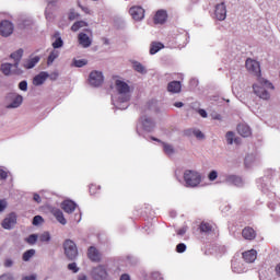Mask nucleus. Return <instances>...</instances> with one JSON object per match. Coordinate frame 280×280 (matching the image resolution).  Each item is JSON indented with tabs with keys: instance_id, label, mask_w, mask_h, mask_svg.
<instances>
[{
	"instance_id": "f257e3e1",
	"label": "nucleus",
	"mask_w": 280,
	"mask_h": 280,
	"mask_svg": "<svg viewBox=\"0 0 280 280\" xmlns=\"http://www.w3.org/2000/svg\"><path fill=\"white\" fill-rule=\"evenodd\" d=\"M261 84H262L261 86L257 84L253 85L255 95L260 97V100H270V93H268L266 89L273 90L275 86L268 80H262Z\"/></svg>"
},
{
	"instance_id": "f03ea898",
	"label": "nucleus",
	"mask_w": 280,
	"mask_h": 280,
	"mask_svg": "<svg viewBox=\"0 0 280 280\" xmlns=\"http://www.w3.org/2000/svg\"><path fill=\"white\" fill-rule=\"evenodd\" d=\"M184 180L186 183V187H198L202 179L200 177V173L187 170L184 173Z\"/></svg>"
},
{
	"instance_id": "7ed1b4c3",
	"label": "nucleus",
	"mask_w": 280,
	"mask_h": 280,
	"mask_svg": "<svg viewBox=\"0 0 280 280\" xmlns=\"http://www.w3.org/2000/svg\"><path fill=\"white\" fill-rule=\"evenodd\" d=\"M63 248H65V255L70 261H73V259L78 257V246L73 241L67 240L63 243Z\"/></svg>"
},
{
	"instance_id": "20e7f679",
	"label": "nucleus",
	"mask_w": 280,
	"mask_h": 280,
	"mask_svg": "<svg viewBox=\"0 0 280 280\" xmlns=\"http://www.w3.org/2000/svg\"><path fill=\"white\" fill-rule=\"evenodd\" d=\"M92 279L108 280V269L104 265H98L92 269Z\"/></svg>"
},
{
	"instance_id": "39448f33",
	"label": "nucleus",
	"mask_w": 280,
	"mask_h": 280,
	"mask_svg": "<svg viewBox=\"0 0 280 280\" xmlns=\"http://www.w3.org/2000/svg\"><path fill=\"white\" fill-rule=\"evenodd\" d=\"M116 91L119 95H125L122 102H128L130 100V96H128V93H130V85H128V83L121 80H116Z\"/></svg>"
},
{
	"instance_id": "423d86ee",
	"label": "nucleus",
	"mask_w": 280,
	"mask_h": 280,
	"mask_svg": "<svg viewBox=\"0 0 280 280\" xmlns=\"http://www.w3.org/2000/svg\"><path fill=\"white\" fill-rule=\"evenodd\" d=\"M245 67L249 73H254V75H257V78L261 75V67L259 66V61L248 58L245 62Z\"/></svg>"
},
{
	"instance_id": "0eeeda50",
	"label": "nucleus",
	"mask_w": 280,
	"mask_h": 280,
	"mask_svg": "<svg viewBox=\"0 0 280 280\" xmlns=\"http://www.w3.org/2000/svg\"><path fill=\"white\" fill-rule=\"evenodd\" d=\"M89 82L91 86H102L104 84V74L102 71L94 70L90 73Z\"/></svg>"
},
{
	"instance_id": "6e6552de",
	"label": "nucleus",
	"mask_w": 280,
	"mask_h": 280,
	"mask_svg": "<svg viewBox=\"0 0 280 280\" xmlns=\"http://www.w3.org/2000/svg\"><path fill=\"white\" fill-rule=\"evenodd\" d=\"M217 225L213 222L202 221L199 224V232L203 235H211V233H215Z\"/></svg>"
},
{
	"instance_id": "1a4fd4ad",
	"label": "nucleus",
	"mask_w": 280,
	"mask_h": 280,
	"mask_svg": "<svg viewBox=\"0 0 280 280\" xmlns=\"http://www.w3.org/2000/svg\"><path fill=\"white\" fill-rule=\"evenodd\" d=\"M14 32V24L12 22L4 20L0 23V35L8 37Z\"/></svg>"
},
{
	"instance_id": "9d476101",
	"label": "nucleus",
	"mask_w": 280,
	"mask_h": 280,
	"mask_svg": "<svg viewBox=\"0 0 280 280\" xmlns=\"http://www.w3.org/2000/svg\"><path fill=\"white\" fill-rule=\"evenodd\" d=\"M129 14L132 16L133 21H142L145 16V10L141 7H132L129 10Z\"/></svg>"
},
{
	"instance_id": "9b49d317",
	"label": "nucleus",
	"mask_w": 280,
	"mask_h": 280,
	"mask_svg": "<svg viewBox=\"0 0 280 280\" xmlns=\"http://www.w3.org/2000/svg\"><path fill=\"white\" fill-rule=\"evenodd\" d=\"M214 16L218 21H224L226 19V4L224 2L215 5Z\"/></svg>"
},
{
	"instance_id": "f8f14e48",
	"label": "nucleus",
	"mask_w": 280,
	"mask_h": 280,
	"mask_svg": "<svg viewBox=\"0 0 280 280\" xmlns=\"http://www.w3.org/2000/svg\"><path fill=\"white\" fill-rule=\"evenodd\" d=\"M88 258L91 261H94L97 264V262L102 261V253H100V250L97 248H95V246H90L88 248Z\"/></svg>"
},
{
	"instance_id": "ddd939ff",
	"label": "nucleus",
	"mask_w": 280,
	"mask_h": 280,
	"mask_svg": "<svg viewBox=\"0 0 280 280\" xmlns=\"http://www.w3.org/2000/svg\"><path fill=\"white\" fill-rule=\"evenodd\" d=\"M16 225V213L11 212L3 221L2 229H13Z\"/></svg>"
},
{
	"instance_id": "4468645a",
	"label": "nucleus",
	"mask_w": 280,
	"mask_h": 280,
	"mask_svg": "<svg viewBox=\"0 0 280 280\" xmlns=\"http://www.w3.org/2000/svg\"><path fill=\"white\" fill-rule=\"evenodd\" d=\"M140 121L145 132H152V130H154L155 124H154V120H152V118L143 116L140 118Z\"/></svg>"
},
{
	"instance_id": "2eb2a0df",
	"label": "nucleus",
	"mask_w": 280,
	"mask_h": 280,
	"mask_svg": "<svg viewBox=\"0 0 280 280\" xmlns=\"http://www.w3.org/2000/svg\"><path fill=\"white\" fill-rule=\"evenodd\" d=\"M167 21V11L159 10L154 15L155 25H163Z\"/></svg>"
},
{
	"instance_id": "dca6fc26",
	"label": "nucleus",
	"mask_w": 280,
	"mask_h": 280,
	"mask_svg": "<svg viewBox=\"0 0 280 280\" xmlns=\"http://www.w3.org/2000/svg\"><path fill=\"white\" fill-rule=\"evenodd\" d=\"M242 235H243L244 240H248L249 242H253V240H255V237H257V232H255V229H253L250 226H246L243 229Z\"/></svg>"
},
{
	"instance_id": "f3484780",
	"label": "nucleus",
	"mask_w": 280,
	"mask_h": 280,
	"mask_svg": "<svg viewBox=\"0 0 280 280\" xmlns=\"http://www.w3.org/2000/svg\"><path fill=\"white\" fill-rule=\"evenodd\" d=\"M242 255L246 264H253L257 259V250L255 249H249L247 252H244Z\"/></svg>"
},
{
	"instance_id": "a211bd4d",
	"label": "nucleus",
	"mask_w": 280,
	"mask_h": 280,
	"mask_svg": "<svg viewBox=\"0 0 280 280\" xmlns=\"http://www.w3.org/2000/svg\"><path fill=\"white\" fill-rule=\"evenodd\" d=\"M225 182L230 185H235V187H242L244 185V180L237 175H228Z\"/></svg>"
},
{
	"instance_id": "6ab92c4d",
	"label": "nucleus",
	"mask_w": 280,
	"mask_h": 280,
	"mask_svg": "<svg viewBox=\"0 0 280 280\" xmlns=\"http://www.w3.org/2000/svg\"><path fill=\"white\" fill-rule=\"evenodd\" d=\"M79 45L86 49L90 45H92L93 40L85 33H80L78 36Z\"/></svg>"
},
{
	"instance_id": "aec40b11",
	"label": "nucleus",
	"mask_w": 280,
	"mask_h": 280,
	"mask_svg": "<svg viewBox=\"0 0 280 280\" xmlns=\"http://www.w3.org/2000/svg\"><path fill=\"white\" fill-rule=\"evenodd\" d=\"M167 91L168 93H180V91H183V84L180 83V81H171L167 84Z\"/></svg>"
},
{
	"instance_id": "412c9836",
	"label": "nucleus",
	"mask_w": 280,
	"mask_h": 280,
	"mask_svg": "<svg viewBox=\"0 0 280 280\" xmlns=\"http://www.w3.org/2000/svg\"><path fill=\"white\" fill-rule=\"evenodd\" d=\"M78 207V205H75V202L71 201V200H66L61 203V209L66 212V213H73L75 211V208Z\"/></svg>"
},
{
	"instance_id": "4be33fe9",
	"label": "nucleus",
	"mask_w": 280,
	"mask_h": 280,
	"mask_svg": "<svg viewBox=\"0 0 280 280\" xmlns=\"http://www.w3.org/2000/svg\"><path fill=\"white\" fill-rule=\"evenodd\" d=\"M47 78H49L47 72H40L39 74L35 75L33 79L34 86H40V84H45Z\"/></svg>"
},
{
	"instance_id": "5701e85b",
	"label": "nucleus",
	"mask_w": 280,
	"mask_h": 280,
	"mask_svg": "<svg viewBox=\"0 0 280 280\" xmlns=\"http://www.w3.org/2000/svg\"><path fill=\"white\" fill-rule=\"evenodd\" d=\"M38 62H40V57L35 56L31 59L25 60L23 67L24 69H34L36 65H38Z\"/></svg>"
},
{
	"instance_id": "b1692460",
	"label": "nucleus",
	"mask_w": 280,
	"mask_h": 280,
	"mask_svg": "<svg viewBox=\"0 0 280 280\" xmlns=\"http://www.w3.org/2000/svg\"><path fill=\"white\" fill-rule=\"evenodd\" d=\"M237 132L238 135H241V137H250V135H253V132L250 131V127L245 124H241L237 126Z\"/></svg>"
},
{
	"instance_id": "393cba45",
	"label": "nucleus",
	"mask_w": 280,
	"mask_h": 280,
	"mask_svg": "<svg viewBox=\"0 0 280 280\" xmlns=\"http://www.w3.org/2000/svg\"><path fill=\"white\" fill-rule=\"evenodd\" d=\"M51 213L56 218V220L59 222V224H62V225L67 224V219H65V214L62 213V210L52 209Z\"/></svg>"
},
{
	"instance_id": "a878e982",
	"label": "nucleus",
	"mask_w": 280,
	"mask_h": 280,
	"mask_svg": "<svg viewBox=\"0 0 280 280\" xmlns=\"http://www.w3.org/2000/svg\"><path fill=\"white\" fill-rule=\"evenodd\" d=\"M10 58L14 60L13 67L19 69V62H21V58H23V49H19L15 52L11 54Z\"/></svg>"
},
{
	"instance_id": "bb28decb",
	"label": "nucleus",
	"mask_w": 280,
	"mask_h": 280,
	"mask_svg": "<svg viewBox=\"0 0 280 280\" xmlns=\"http://www.w3.org/2000/svg\"><path fill=\"white\" fill-rule=\"evenodd\" d=\"M165 46L161 42H152L150 46V54L151 56H154V54H159L161 49H163Z\"/></svg>"
},
{
	"instance_id": "cd10ccee",
	"label": "nucleus",
	"mask_w": 280,
	"mask_h": 280,
	"mask_svg": "<svg viewBox=\"0 0 280 280\" xmlns=\"http://www.w3.org/2000/svg\"><path fill=\"white\" fill-rule=\"evenodd\" d=\"M225 139H226L229 145H233V141H234V143H240V140L237 138H235V133H233V131H228L225 135Z\"/></svg>"
},
{
	"instance_id": "c85d7f7f",
	"label": "nucleus",
	"mask_w": 280,
	"mask_h": 280,
	"mask_svg": "<svg viewBox=\"0 0 280 280\" xmlns=\"http://www.w3.org/2000/svg\"><path fill=\"white\" fill-rule=\"evenodd\" d=\"M82 27H89V24L84 21H78L71 26V31L78 32L79 30H82Z\"/></svg>"
},
{
	"instance_id": "c756f323",
	"label": "nucleus",
	"mask_w": 280,
	"mask_h": 280,
	"mask_svg": "<svg viewBox=\"0 0 280 280\" xmlns=\"http://www.w3.org/2000/svg\"><path fill=\"white\" fill-rule=\"evenodd\" d=\"M21 104H23V96L18 95L9 105V108H19Z\"/></svg>"
},
{
	"instance_id": "7c9ffc66",
	"label": "nucleus",
	"mask_w": 280,
	"mask_h": 280,
	"mask_svg": "<svg viewBox=\"0 0 280 280\" xmlns=\"http://www.w3.org/2000/svg\"><path fill=\"white\" fill-rule=\"evenodd\" d=\"M12 67H14L12 63H2L1 65V71L4 75H10L12 73Z\"/></svg>"
},
{
	"instance_id": "2f4dec72",
	"label": "nucleus",
	"mask_w": 280,
	"mask_h": 280,
	"mask_svg": "<svg viewBox=\"0 0 280 280\" xmlns=\"http://www.w3.org/2000/svg\"><path fill=\"white\" fill-rule=\"evenodd\" d=\"M34 255H36V249H27L26 252H24L22 259L23 261H30V259L34 257Z\"/></svg>"
},
{
	"instance_id": "473e14b6",
	"label": "nucleus",
	"mask_w": 280,
	"mask_h": 280,
	"mask_svg": "<svg viewBox=\"0 0 280 280\" xmlns=\"http://www.w3.org/2000/svg\"><path fill=\"white\" fill-rule=\"evenodd\" d=\"M58 56H60V51L58 50H52L47 59V65H54V60H56V58H58Z\"/></svg>"
},
{
	"instance_id": "72a5a7b5",
	"label": "nucleus",
	"mask_w": 280,
	"mask_h": 280,
	"mask_svg": "<svg viewBox=\"0 0 280 280\" xmlns=\"http://www.w3.org/2000/svg\"><path fill=\"white\" fill-rule=\"evenodd\" d=\"M163 150L167 156H172L174 154V147L172 144H167L165 142L162 143Z\"/></svg>"
},
{
	"instance_id": "f704fd0d",
	"label": "nucleus",
	"mask_w": 280,
	"mask_h": 280,
	"mask_svg": "<svg viewBox=\"0 0 280 280\" xmlns=\"http://www.w3.org/2000/svg\"><path fill=\"white\" fill-rule=\"evenodd\" d=\"M133 69H135V71H137L138 73H147V70H145V67H143L142 65H141V62H139V61H135L133 62Z\"/></svg>"
},
{
	"instance_id": "c9c22d12",
	"label": "nucleus",
	"mask_w": 280,
	"mask_h": 280,
	"mask_svg": "<svg viewBox=\"0 0 280 280\" xmlns=\"http://www.w3.org/2000/svg\"><path fill=\"white\" fill-rule=\"evenodd\" d=\"M25 242L30 244L31 246H34L36 242H38V235L36 234H31L28 237L25 238Z\"/></svg>"
},
{
	"instance_id": "e433bc0d",
	"label": "nucleus",
	"mask_w": 280,
	"mask_h": 280,
	"mask_svg": "<svg viewBox=\"0 0 280 280\" xmlns=\"http://www.w3.org/2000/svg\"><path fill=\"white\" fill-rule=\"evenodd\" d=\"M73 65H74V67H78V68L86 67V65H89V60H86V59H75L73 61Z\"/></svg>"
},
{
	"instance_id": "4c0bfd02",
	"label": "nucleus",
	"mask_w": 280,
	"mask_h": 280,
	"mask_svg": "<svg viewBox=\"0 0 280 280\" xmlns=\"http://www.w3.org/2000/svg\"><path fill=\"white\" fill-rule=\"evenodd\" d=\"M145 110H156V100H150L147 102Z\"/></svg>"
},
{
	"instance_id": "58836bf2",
	"label": "nucleus",
	"mask_w": 280,
	"mask_h": 280,
	"mask_svg": "<svg viewBox=\"0 0 280 280\" xmlns=\"http://www.w3.org/2000/svg\"><path fill=\"white\" fill-rule=\"evenodd\" d=\"M65 45V42H62L61 37H57L56 40L52 43L54 49H60Z\"/></svg>"
},
{
	"instance_id": "ea45409f",
	"label": "nucleus",
	"mask_w": 280,
	"mask_h": 280,
	"mask_svg": "<svg viewBox=\"0 0 280 280\" xmlns=\"http://www.w3.org/2000/svg\"><path fill=\"white\" fill-rule=\"evenodd\" d=\"M100 191V186L97 184H91L90 185V194L91 196H95Z\"/></svg>"
},
{
	"instance_id": "a19ab883",
	"label": "nucleus",
	"mask_w": 280,
	"mask_h": 280,
	"mask_svg": "<svg viewBox=\"0 0 280 280\" xmlns=\"http://www.w3.org/2000/svg\"><path fill=\"white\" fill-rule=\"evenodd\" d=\"M51 240V235H49V232H44L42 235H39V242H49Z\"/></svg>"
},
{
	"instance_id": "79ce46f5",
	"label": "nucleus",
	"mask_w": 280,
	"mask_h": 280,
	"mask_svg": "<svg viewBox=\"0 0 280 280\" xmlns=\"http://www.w3.org/2000/svg\"><path fill=\"white\" fill-rule=\"evenodd\" d=\"M44 220H43V217L40 215H35L33 218V225L34 226H38V224H43Z\"/></svg>"
},
{
	"instance_id": "37998d69",
	"label": "nucleus",
	"mask_w": 280,
	"mask_h": 280,
	"mask_svg": "<svg viewBox=\"0 0 280 280\" xmlns=\"http://www.w3.org/2000/svg\"><path fill=\"white\" fill-rule=\"evenodd\" d=\"M187 250V245H185L184 243H179L177 246H176V252L177 253H185Z\"/></svg>"
},
{
	"instance_id": "c03bdc74",
	"label": "nucleus",
	"mask_w": 280,
	"mask_h": 280,
	"mask_svg": "<svg viewBox=\"0 0 280 280\" xmlns=\"http://www.w3.org/2000/svg\"><path fill=\"white\" fill-rule=\"evenodd\" d=\"M192 135H195V137H196L197 139H205V133H202V131H200V130H198V129H195V130L192 131Z\"/></svg>"
},
{
	"instance_id": "a18cd8bd",
	"label": "nucleus",
	"mask_w": 280,
	"mask_h": 280,
	"mask_svg": "<svg viewBox=\"0 0 280 280\" xmlns=\"http://www.w3.org/2000/svg\"><path fill=\"white\" fill-rule=\"evenodd\" d=\"M68 270H71L72 272H78L80 268H78V265L75 262H71L68 265Z\"/></svg>"
},
{
	"instance_id": "49530a36",
	"label": "nucleus",
	"mask_w": 280,
	"mask_h": 280,
	"mask_svg": "<svg viewBox=\"0 0 280 280\" xmlns=\"http://www.w3.org/2000/svg\"><path fill=\"white\" fill-rule=\"evenodd\" d=\"M12 266H14V261L12 260V258H7L4 260V268H12Z\"/></svg>"
},
{
	"instance_id": "de8ad7c7",
	"label": "nucleus",
	"mask_w": 280,
	"mask_h": 280,
	"mask_svg": "<svg viewBox=\"0 0 280 280\" xmlns=\"http://www.w3.org/2000/svg\"><path fill=\"white\" fill-rule=\"evenodd\" d=\"M0 280H14V277L12 276V273H4L0 276Z\"/></svg>"
},
{
	"instance_id": "09e8293b",
	"label": "nucleus",
	"mask_w": 280,
	"mask_h": 280,
	"mask_svg": "<svg viewBox=\"0 0 280 280\" xmlns=\"http://www.w3.org/2000/svg\"><path fill=\"white\" fill-rule=\"evenodd\" d=\"M20 91H27V81H22L19 83Z\"/></svg>"
},
{
	"instance_id": "8fccbe9b",
	"label": "nucleus",
	"mask_w": 280,
	"mask_h": 280,
	"mask_svg": "<svg viewBox=\"0 0 280 280\" xmlns=\"http://www.w3.org/2000/svg\"><path fill=\"white\" fill-rule=\"evenodd\" d=\"M8 207V201H5L4 199L0 200V213L1 211H5V208Z\"/></svg>"
},
{
	"instance_id": "3c124183",
	"label": "nucleus",
	"mask_w": 280,
	"mask_h": 280,
	"mask_svg": "<svg viewBox=\"0 0 280 280\" xmlns=\"http://www.w3.org/2000/svg\"><path fill=\"white\" fill-rule=\"evenodd\" d=\"M8 178V172L3 168H0V180H5Z\"/></svg>"
},
{
	"instance_id": "603ef678",
	"label": "nucleus",
	"mask_w": 280,
	"mask_h": 280,
	"mask_svg": "<svg viewBox=\"0 0 280 280\" xmlns=\"http://www.w3.org/2000/svg\"><path fill=\"white\" fill-rule=\"evenodd\" d=\"M209 180H215V178H218V172L212 171L210 172V174L208 175Z\"/></svg>"
},
{
	"instance_id": "864d4df0",
	"label": "nucleus",
	"mask_w": 280,
	"mask_h": 280,
	"mask_svg": "<svg viewBox=\"0 0 280 280\" xmlns=\"http://www.w3.org/2000/svg\"><path fill=\"white\" fill-rule=\"evenodd\" d=\"M69 21H75V19H78V13H75L74 11H71L68 15Z\"/></svg>"
},
{
	"instance_id": "5fc2aeb1",
	"label": "nucleus",
	"mask_w": 280,
	"mask_h": 280,
	"mask_svg": "<svg viewBox=\"0 0 280 280\" xmlns=\"http://www.w3.org/2000/svg\"><path fill=\"white\" fill-rule=\"evenodd\" d=\"M33 200H34L35 202H37V203H40V202H42L40 195L34 194Z\"/></svg>"
},
{
	"instance_id": "6e6d98bb",
	"label": "nucleus",
	"mask_w": 280,
	"mask_h": 280,
	"mask_svg": "<svg viewBox=\"0 0 280 280\" xmlns=\"http://www.w3.org/2000/svg\"><path fill=\"white\" fill-rule=\"evenodd\" d=\"M198 114L200 115V117L207 118V110L198 109Z\"/></svg>"
},
{
	"instance_id": "4d7b16f0",
	"label": "nucleus",
	"mask_w": 280,
	"mask_h": 280,
	"mask_svg": "<svg viewBox=\"0 0 280 280\" xmlns=\"http://www.w3.org/2000/svg\"><path fill=\"white\" fill-rule=\"evenodd\" d=\"M186 233H187V229L185 228L177 230V235H185Z\"/></svg>"
},
{
	"instance_id": "13d9d810",
	"label": "nucleus",
	"mask_w": 280,
	"mask_h": 280,
	"mask_svg": "<svg viewBox=\"0 0 280 280\" xmlns=\"http://www.w3.org/2000/svg\"><path fill=\"white\" fill-rule=\"evenodd\" d=\"M120 280H130V276L128 273H124L120 276Z\"/></svg>"
},
{
	"instance_id": "bf43d9fd",
	"label": "nucleus",
	"mask_w": 280,
	"mask_h": 280,
	"mask_svg": "<svg viewBox=\"0 0 280 280\" xmlns=\"http://www.w3.org/2000/svg\"><path fill=\"white\" fill-rule=\"evenodd\" d=\"M22 280H36V276H26Z\"/></svg>"
},
{
	"instance_id": "052dcab7",
	"label": "nucleus",
	"mask_w": 280,
	"mask_h": 280,
	"mask_svg": "<svg viewBox=\"0 0 280 280\" xmlns=\"http://www.w3.org/2000/svg\"><path fill=\"white\" fill-rule=\"evenodd\" d=\"M174 106H175L176 108H183L184 104H183V102H176V103L174 104Z\"/></svg>"
},
{
	"instance_id": "680f3d73",
	"label": "nucleus",
	"mask_w": 280,
	"mask_h": 280,
	"mask_svg": "<svg viewBox=\"0 0 280 280\" xmlns=\"http://www.w3.org/2000/svg\"><path fill=\"white\" fill-rule=\"evenodd\" d=\"M152 277H153V279H156V278L161 277V273H159V272H153V273H152Z\"/></svg>"
},
{
	"instance_id": "e2e57ef3",
	"label": "nucleus",
	"mask_w": 280,
	"mask_h": 280,
	"mask_svg": "<svg viewBox=\"0 0 280 280\" xmlns=\"http://www.w3.org/2000/svg\"><path fill=\"white\" fill-rule=\"evenodd\" d=\"M78 280H86V276H79Z\"/></svg>"
},
{
	"instance_id": "0e129e2a",
	"label": "nucleus",
	"mask_w": 280,
	"mask_h": 280,
	"mask_svg": "<svg viewBox=\"0 0 280 280\" xmlns=\"http://www.w3.org/2000/svg\"><path fill=\"white\" fill-rule=\"evenodd\" d=\"M153 139V141H159V142H161V140H159V139H156V138H152Z\"/></svg>"
}]
</instances>
